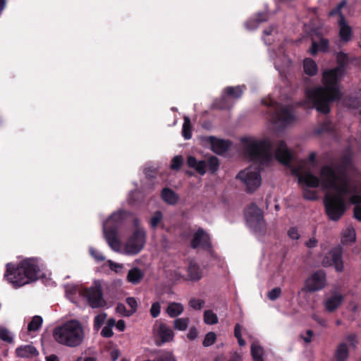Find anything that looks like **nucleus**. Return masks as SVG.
Instances as JSON below:
<instances>
[{
    "label": "nucleus",
    "instance_id": "obj_1",
    "mask_svg": "<svg viewBox=\"0 0 361 361\" xmlns=\"http://www.w3.org/2000/svg\"><path fill=\"white\" fill-rule=\"evenodd\" d=\"M244 153L252 161L259 166L254 169L249 167L240 171L236 178L245 185L248 192H255L261 184L260 166H267L272 160L273 145L269 139L255 140L243 138Z\"/></svg>",
    "mask_w": 361,
    "mask_h": 361
},
{
    "label": "nucleus",
    "instance_id": "obj_2",
    "mask_svg": "<svg viewBox=\"0 0 361 361\" xmlns=\"http://www.w3.org/2000/svg\"><path fill=\"white\" fill-rule=\"evenodd\" d=\"M322 185L325 188L333 190L334 194H326L324 204L325 212L329 219L338 221L346 210L345 196L356 190L355 185H350L344 178L343 184L336 183V173L331 166H323L320 170Z\"/></svg>",
    "mask_w": 361,
    "mask_h": 361
},
{
    "label": "nucleus",
    "instance_id": "obj_3",
    "mask_svg": "<svg viewBox=\"0 0 361 361\" xmlns=\"http://www.w3.org/2000/svg\"><path fill=\"white\" fill-rule=\"evenodd\" d=\"M345 73L338 68L327 69L323 72V87L307 91V97L319 113L327 114L330 112V104L338 102L342 98L338 82Z\"/></svg>",
    "mask_w": 361,
    "mask_h": 361
},
{
    "label": "nucleus",
    "instance_id": "obj_4",
    "mask_svg": "<svg viewBox=\"0 0 361 361\" xmlns=\"http://www.w3.org/2000/svg\"><path fill=\"white\" fill-rule=\"evenodd\" d=\"M40 268L36 258H26L18 263L9 262L6 264L4 279L13 288H18L39 277Z\"/></svg>",
    "mask_w": 361,
    "mask_h": 361
},
{
    "label": "nucleus",
    "instance_id": "obj_5",
    "mask_svg": "<svg viewBox=\"0 0 361 361\" xmlns=\"http://www.w3.org/2000/svg\"><path fill=\"white\" fill-rule=\"evenodd\" d=\"M53 336L54 340L61 345L76 348L80 346L84 341V328L79 321L71 319L55 327Z\"/></svg>",
    "mask_w": 361,
    "mask_h": 361
},
{
    "label": "nucleus",
    "instance_id": "obj_6",
    "mask_svg": "<svg viewBox=\"0 0 361 361\" xmlns=\"http://www.w3.org/2000/svg\"><path fill=\"white\" fill-rule=\"evenodd\" d=\"M262 103L268 106L267 113L273 123L279 124L281 127L285 128L295 120V116L290 109L286 106H283L279 102L272 99L268 101L263 99Z\"/></svg>",
    "mask_w": 361,
    "mask_h": 361
},
{
    "label": "nucleus",
    "instance_id": "obj_7",
    "mask_svg": "<svg viewBox=\"0 0 361 361\" xmlns=\"http://www.w3.org/2000/svg\"><path fill=\"white\" fill-rule=\"evenodd\" d=\"M123 212H118L112 214L107 220V225L104 226V235L110 247L117 251L121 246L118 238V228L123 222Z\"/></svg>",
    "mask_w": 361,
    "mask_h": 361
},
{
    "label": "nucleus",
    "instance_id": "obj_8",
    "mask_svg": "<svg viewBox=\"0 0 361 361\" xmlns=\"http://www.w3.org/2000/svg\"><path fill=\"white\" fill-rule=\"evenodd\" d=\"M245 219L248 226L255 233L263 235L266 232V224L262 211L254 203L245 211Z\"/></svg>",
    "mask_w": 361,
    "mask_h": 361
},
{
    "label": "nucleus",
    "instance_id": "obj_9",
    "mask_svg": "<svg viewBox=\"0 0 361 361\" xmlns=\"http://www.w3.org/2000/svg\"><path fill=\"white\" fill-rule=\"evenodd\" d=\"M80 294L86 298L87 303L92 308L102 307L106 305L103 298V290L99 281H94L93 286L89 288H82Z\"/></svg>",
    "mask_w": 361,
    "mask_h": 361
},
{
    "label": "nucleus",
    "instance_id": "obj_10",
    "mask_svg": "<svg viewBox=\"0 0 361 361\" xmlns=\"http://www.w3.org/2000/svg\"><path fill=\"white\" fill-rule=\"evenodd\" d=\"M146 237L147 234L144 228L135 229L126 243V252L130 255L139 253L145 245Z\"/></svg>",
    "mask_w": 361,
    "mask_h": 361
},
{
    "label": "nucleus",
    "instance_id": "obj_11",
    "mask_svg": "<svg viewBox=\"0 0 361 361\" xmlns=\"http://www.w3.org/2000/svg\"><path fill=\"white\" fill-rule=\"evenodd\" d=\"M326 283V274L323 270L312 273L305 281L303 290L307 292H316L323 289Z\"/></svg>",
    "mask_w": 361,
    "mask_h": 361
},
{
    "label": "nucleus",
    "instance_id": "obj_12",
    "mask_svg": "<svg viewBox=\"0 0 361 361\" xmlns=\"http://www.w3.org/2000/svg\"><path fill=\"white\" fill-rule=\"evenodd\" d=\"M322 264L324 267L334 266L338 272L343 270L344 266L342 260V250L341 248H334L323 258Z\"/></svg>",
    "mask_w": 361,
    "mask_h": 361
},
{
    "label": "nucleus",
    "instance_id": "obj_13",
    "mask_svg": "<svg viewBox=\"0 0 361 361\" xmlns=\"http://www.w3.org/2000/svg\"><path fill=\"white\" fill-rule=\"evenodd\" d=\"M190 246L192 249L200 247L202 250L209 252L212 250L210 237L202 228H199L195 233Z\"/></svg>",
    "mask_w": 361,
    "mask_h": 361
},
{
    "label": "nucleus",
    "instance_id": "obj_14",
    "mask_svg": "<svg viewBox=\"0 0 361 361\" xmlns=\"http://www.w3.org/2000/svg\"><path fill=\"white\" fill-rule=\"evenodd\" d=\"M293 173L298 177V183L304 185L306 188H316L319 185L320 182L322 183V178L320 179L313 175L310 171H304L300 173L298 169L293 171Z\"/></svg>",
    "mask_w": 361,
    "mask_h": 361
},
{
    "label": "nucleus",
    "instance_id": "obj_15",
    "mask_svg": "<svg viewBox=\"0 0 361 361\" xmlns=\"http://www.w3.org/2000/svg\"><path fill=\"white\" fill-rule=\"evenodd\" d=\"M276 159L285 166H288L293 159L291 152L288 149L285 141L280 140L275 151Z\"/></svg>",
    "mask_w": 361,
    "mask_h": 361
},
{
    "label": "nucleus",
    "instance_id": "obj_16",
    "mask_svg": "<svg viewBox=\"0 0 361 361\" xmlns=\"http://www.w3.org/2000/svg\"><path fill=\"white\" fill-rule=\"evenodd\" d=\"M351 164V159L348 156H344L341 159V164L338 166V172L333 166L330 165L336 173V183L338 184H343V180L345 178L348 181V184L352 185L346 172L347 169L350 166Z\"/></svg>",
    "mask_w": 361,
    "mask_h": 361
},
{
    "label": "nucleus",
    "instance_id": "obj_17",
    "mask_svg": "<svg viewBox=\"0 0 361 361\" xmlns=\"http://www.w3.org/2000/svg\"><path fill=\"white\" fill-rule=\"evenodd\" d=\"M207 140L210 143L212 151L217 154H223L231 147V142L216 138L214 136H209Z\"/></svg>",
    "mask_w": 361,
    "mask_h": 361
},
{
    "label": "nucleus",
    "instance_id": "obj_18",
    "mask_svg": "<svg viewBox=\"0 0 361 361\" xmlns=\"http://www.w3.org/2000/svg\"><path fill=\"white\" fill-rule=\"evenodd\" d=\"M338 37L340 38V41L343 43L349 42L353 37V29L351 26H350L346 20L345 17L341 18V20H338Z\"/></svg>",
    "mask_w": 361,
    "mask_h": 361
},
{
    "label": "nucleus",
    "instance_id": "obj_19",
    "mask_svg": "<svg viewBox=\"0 0 361 361\" xmlns=\"http://www.w3.org/2000/svg\"><path fill=\"white\" fill-rule=\"evenodd\" d=\"M154 336L160 338L161 343L170 342L173 340L174 334L166 324L161 322L157 328L154 327Z\"/></svg>",
    "mask_w": 361,
    "mask_h": 361
},
{
    "label": "nucleus",
    "instance_id": "obj_20",
    "mask_svg": "<svg viewBox=\"0 0 361 361\" xmlns=\"http://www.w3.org/2000/svg\"><path fill=\"white\" fill-rule=\"evenodd\" d=\"M329 51V40L324 37H321L318 42L312 41V46L310 49V53L315 56L319 51L327 53Z\"/></svg>",
    "mask_w": 361,
    "mask_h": 361
},
{
    "label": "nucleus",
    "instance_id": "obj_21",
    "mask_svg": "<svg viewBox=\"0 0 361 361\" xmlns=\"http://www.w3.org/2000/svg\"><path fill=\"white\" fill-rule=\"evenodd\" d=\"M187 164L190 168L194 169L201 176L204 175L207 172L206 160L198 161L195 157L189 156L187 159Z\"/></svg>",
    "mask_w": 361,
    "mask_h": 361
},
{
    "label": "nucleus",
    "instance_id": "obj_22",
    "mask_svg": "<svg viewBox=\"0 0 361 361\" xmlns=\"http://www.w3.org/2000/svg\"><path fill=\"white\" fill-rule=\"evenodd\" d=\"M188 279L197 281L202 277V270L199 264L195 262H190L187 269Z\"/></svg>",
    "mask_w": 361,
    "mask_h": 361
},
{
    "label": "nucleus",
    "instance_id": "obj_23",
    "mask_svg": "<svg viewBox=\"0 0 361 361\" xmlns=\"http://www.w3.org/2000/svg\"><path fill=\"white\" fill-rule=\"evenodd\" d=\"M16 355L19 357L30 358L39 355L35 347L31 345H20L16 349Z\"/></svg>",
    "mask_w": 361,
    "mask_h": 361
},
{
    "label": "nucleus",
    "instance_id": "obj_24",
    "mask_svg": "<svg viewBox=\"0 0 361 361\" xmlns=\"http://www.w3.org/2000/svg\"><path fill=\"white\" fill-rule=\"evenodd\" d=\"M336 59L337 66L335 68H338V71L345 73V69L348 64L352 61L348 54L341 51L336 54Z\"/></svg>",
    "mask_w": 361,
    "mask_h": 361
},
{
    "label": "nucleus",
    "instance_id": "obj_25",
    "mask_svg": "<svg viewBox=\"0 0 361 361\" xmlns=\"http://www.w3.org/2000/svg\"><path fill=\"white\" fill-rule=\"evenodd\" d=\"M343 300V297L341 294H334L326 300L325 307L329 312H334L341 305Z\"/></svg>",
    "mask_w": 361,
    "mask_h": 361
},
{
    "label": "nucleus",
    "instance_id": "obj_26",
    "mask_svg": "<svg viewBox=\"0 0 361 361\" xmlns=\"http://www.w3.org/2000/svg\"><path fill=\"white\" fill-rule=\"evenodd\" d=\"M349 353L348 345L345 342H342L338 345L335 350L334 360L335 361H347Z\"/></svg>",
    "mask_w": 361,
    "mask_h": 361
},
{
    "label": "nucleus",
    "instance_id": "obj_27",
    "mask_svg": "<svg viewBox=\"0 0 361 361\" xmlns=\"http://www.w3.org/2000/svg\"><path fill=\"white\" fill-rule=\"evenodd\" d=\"M145 276V273L137 267H133L128 272L127 281L134 285H137L141 282Z\"/></svg>",
    "mask_w": 361,
    "mask_h": 361
},
{
    "label": "nucleus",
    "instance_id": "obj_28",
    "mask_svg": "<svg viewBox=\"0 0 361 361\" xmlns=\"http://www.w3.org/2000/svg\"><path fill=\"white\" fill-rule=\"evenodd\" d=\"M244 89L245 86H228L224 89L223 93L231 99H238L242 97Z\"/></svg>",
    "mask_w": 361,
    "mask_h": 361
},
{
    "label": "nucleus",
    "instance_id": "obj_29",
    "mask_svg": "<svg viewBox=\"0 0 361 361\" xmlns=\"http://www.w3.org/2000/svg\"><path fill=\"white\" fill-rule=\"evenodd\" d=\"M162 200L169 204L175 205L178 201V195L171 188H164L161 192Z\"/></svg>",
    "mask_w": 361,
    "mask_h": 361
},
{
    "label": "nucleus",
    "instance_id": "obj_30",
    "mask_svg": "<svg viewBox=\"0 0 361 361\" xmlns=\"http://www.w3.org/2000/svg\"><path fill=\"white\" fill-rule=\"evenodd\" d=\"M184 310V307L181 303L171 302L169 303L166 309V313L171 318H176L180 315Z\"/></svg>",
    "mask_w": 361,
    "mask_h": 361
},
{
    "label": "nucleus",
    "instance_id": "obj_31",
    "mask_svg": "<svg viewBox=\"0 0 361 361\" xmlns=\"http://www.w3.org/2000/svg\"><path fill=\"white\" fill-rule=\"evenodd\" d=\"M234 104L227 96L222 93L221 97L215 100L214 102V107L219 110H227L233 106Z\"/></svg>",
    "mask_w": 361,
    "mask_h": 361
},
{
    "label": "nucleus",
    "instance_id": "obj_32",
    "mask_svg": "<svg viewBox=\"0 0 361 361\" xmlns=\"http://www.w3.org/2000/svg\"><path fill=\"white\" fill-rule=\"evenodd\" d=\"M304 72L310 75L314 76L317 73L318 67L316 62L312 59H305L303 62Z\"/></svg>",
    "mask_w": 361,
    "mask_h": 361
},
{
    "label": "nucleus",
    "instance_id": "obj_33",
    "mask_svg": "<svg viewBox=\"0 0 361 361\" xmlns=\"http://www.w3.org/2000/svg\"><path fill=\"white\" fill-rule=\"evenodd\" d=\"M192 128L190 119L188 116H185L182 135L185 140H189L192 137Z\"/></svg>",
    "mask_w": 361,
    "mask_h": 361
},
{
    "label": "nucleus",
    "instance_id": "obj_34",
    "mask_svg": "<svg viewBox=\"0 0 361 361\" xmlns=\"http://www.w3.org/2000/svg\"><path fill=\"white\" fill-rule=\"evenodd\" d=\"M207 161V169L211 173H214L219 168V160L215 156H211Z\"/></svg>",
    "mask_w": 361,
    "mask_h": 361
},
{
    "label": "nucleus",
    "instance_id": "obj_35",
    "mask_svg": "<svg viewBox=\"0 0 361 361\" xmlns=\"http://www.w3.org/2000/svg\"><path fill=\"white\" fill-rule=\"evenodd\" d=\"M42 322L43 320L42 317L38 315L34 316L27 325V331L30 332L37 331L41 328Z\"/></svg>",
    "mask_w": 361,
    "mask_h": 361
},
{
    "label": "nucleus",
    "instance_id": "obj_36",
    "mask_svg": "<svg viewBox=\"0 0 361 361\" xmlns=\"http://www.w3.org/2000/svg\"><path fill=\"white\" fill-rule=\"evenodd\" d=\"M190 319L188 317L177 318L173 321V327L178 331H185L188 329Z\"/></svg>",
    "mask_w": 361,
    "mask_h": 361
},
{
    "label": "nucleus",
    "instance_id": "obj_37",
    "mask_svg": "<svg viewBox=\"0 0 361 361\" xmlns=\"http://www.w3.org/2000/svg\"><path fill=\"white\" fill-rule=\"evenodd\" d=\"M346 4H347V1L342 0L339 4H338L336 5V6L335 8H334L333 9H331L330 11L329 16L330 17H332L334 16H338V20H341V16L345 17V16L343 14V13L341 11V10L346 6Z\"/></svg>",
    "mask_w": 361,
    "mask_h": 361
},
{
    "label": "nucleus",
    "instance_id": "obj_38",
    "mask_svg": "<svg viewBox=\"0 0 361 361\" xmlns=\"http://www.w3.org/2000/svg\"><path fill=\"white\" fill-rule=\"evenodd\" d=\"M251 355L254 361H264L263 349L261 346L252 344L251 345Z\"/></svg>",
    "mask_w": 361,
    "mask_h": 361
},
{
    "label": "nucleus",
    "instance_id": "obj_39",
    "mask_svg": "<svg viewBox=\"0 0 361 361\" xmlns=\"http://www.w3.org/2000/svg\"><path fill=\"white\" fill-rule=\"evenodd\" d=\"M204 322L209 325L216 324L218 323V317L212 310H205L204 312Z\"/></svg>",
    "mask_w": 361,
    "mask_h": 361
},
{
    "label": "nucleus",
    "instance_id": "obj_40",
    "mask_svg": "<svg viewBox=\"0 0 361 361\" xmlns=\"http://www.w3.org/2000/svg\"><path fill=\"white\" fill-rule=\"evenodd\" d=\"M163 219V214L160 211H156L152 216L149 224L152 228H156Z\"/></svg>",
    "mask_w": 361,
    "mask_h": 361
},
{
    "label": "nucleus",
    "instance_id": "obj_41",
    "mask_svg": "<svg viewBox=\"0 0 361 361\" xmlns=\"http://www.w3.org/2000/svg\"><path fill=\"white\" fill-rule=\"evenodd\" d=\"M106 313H101L97 314L94 319V329L98 331L104 324L106 319Z\"/></svg>",
    "mask_w": 361,
    "mask_h": 361
},
{
    "label": "nucleus",
    "instance_id": "obj_42",
    "mask_svg": "<svg viewBox=\"0 0 361 361\" xmlns=\"http://www.w3.org/2000/svg\"><path fill=\"white\" fill-rule=\"evenodd\" d=\"M0 339L8 343L13 342V338L11 335V332L4 327H0Z\"/></svg>",
    "mask_w": 361,
    "mask_h": 361
},
{
    "label": "nucleus",
    "instance_id": "obj_43",
    "mask_svg": "<svg viewBox=\"0 0 361 361\" xmlns=\"http://www.w3.org/2000/svg\"><path fill=\"white\" fill-rule=\"evenodd\" d=\"M183 164V159L182 156H180V155L175 156L171 160V169L172 170L178 171L180 169Z\"/></svg>",
    "mask_w": 361,
    "mask_h": 361
},
{
    "label": "nucleus",
    "instance_id": "obj_44",
    "mask_svg": "<svg viewBox=\"0 0 361 361\" xmlns=\"http://www.w3.org/2000/svg\"><path fill=\"white\" fill-rule=\"evenodd\" d=\"M216 339V334L212 331L209 332L206 334L202 344L205 347L210 346L215 343Z\"/></svg>",
    "mask_w": 361,
    "mask_h": 361
},
{
    "label": "nucleus",
    "instance_id": "obj_45",
    "mask_svg": "<svg viewBox=\"0 0 361 361\" xmlns=\"http://www.w3.org/2000/svg\"><path fill=\"white\" fill-rule=\"evenodd\" d=\"M161 312V304L159 302H154L152 304L149 310L150 315L152 318H157L159 316Z\"/></svg>",
    "mask_w": 361,
    "mask_h": 361
},
{
    "label": "nucleus",
    "instance_id": "obj_46",
    "mask_svg": "<svg viewBox=\"0 0 361 361\" xmlns=\"http://www.w3.org/2000/svg\"><path fill=\"white\" fill-rule=\"evenodd\" d=\"M128 305L131 308L128 315H131L135 313L137 310V302L135 298L128 297L126 300Z\"/></svg>",
    "mask_w": 361,
    "mask_h": 361
},
{
    "label": "nucleus",
    "instance_id": "obj_47",
    "mask_svg": "<svg viewBox=\"0 0 361 361\" xmlns=\"http://www.w3.org/2000/svg\"><path fill=\"white\" fill-rule=\"evenodd\" d=\"M189 305L194 310H200L203 307L204 301L201 299L191 298L189 301Z\"/></svg>",
    "mask_w": 361,
    "mask_h": 361
},
{
    "label": "nucleus",
    "instance_id": "obj_48",
    "mask_svg": "<svg viewBox=\"0 0 361 361\" xmlns=\"http://www.w3.org/2000/svg\"><path fill=\"white\" fill-rule=\"evenodd\" d=\"M302 196L305 200H315L317 199L316 192L310 190L308 188H305L303 189Z\"/></svg>",
    "mask_w": 361,
    "mask_h": 361
},
{
    "label": "nucleus",
    "instance_id": "obj_49",
    "mask_svg": "<svg viewBox=\"0 0 361 361\" xmlns=\"http://www.w3.org/2000/svg\"><path fill=\"white\" fill-rule=\"evenodd\" d=\"M350 194L353 195L350 197V202L355 206L361 205V195L357 193V188H356V190L353 191Z\"/></svg>",
    "mask_w": 361,
    "mask_h": 361
},
{
    "label": "nucleus",
    "instance_id": "obj_50",
    "mask_svg": "<svg viewBox=\"0 0 361 361\" xmlns=\"http://www.w3.org/2000/svg\"><path fill=\"white\" fill-rule=\"evenodd\" d=\"M281 293V288L279 287H276L271 290L268 293V298L269 300L274 301L276 300Z\"/></svg>",
    "mask_w": 361,
    "mask_h": 361
},
{
    "label": "nucleus",
    "instance_id": "obj_51",
    "mask_svg": "<svg viewBox=\"0 0 361 361\" xmlns=\"http://www.w3.org/2000/svg\"><path fill=\"white\" fill-rule=\"evenodd\" d=\"M345 104L348 107L351 109H357L359 106V102L357 99L353 97H350L348 99H345Z\"/></svg>",
    "mask_w": 361,
    "mask_h": 361
},
{
    "label": "nucleus",
    "instance_id": "obj_52",
    "mask_svg": "<svg viewBox=\"0 0 361 361\" xmlns=\"http://www.w3.org/2000/svg\"><path fill=\"white\" fill-rule=\"evenodd\" d=\"M90 255L97 260V262H103L105 259V257L103 256V255L98 251L97 250H95L94 248H90Z\"/></svg>",
    "mask_w": 361,
    "mask_h": 361
},
{
    "label": "nucleus",
    "instance_id": "obj_53",
    "mask_svg": "<svg viewBox=\"0 0 361 361\" xmlns=\"http://www.w3.org/2000/svg\"><path fill=\"white\" fill-rule=\"evenodd\" d=\"M347 341L349 343V345L353 348H355L358 343L357 334L353 333L347 336L346 337Z\"/></svg>",
    "mask_w": 361,
    "mask_h": 361
},
{
    "label": "nucleus",
    "instance_id": "obj_54",
    "mask_svg": "<svg viewBox=\"0 0 361 361\" xmlns=\"http://www.w3.org/2000/svg\"><path fill=\"white\" fill-rule=\"evenodd\" d=\"M268 20V15L267 13L264 12H259L257 13L255 16V22H256L257 24L263 22H266Z\"/></svg>",
    "mask_w": 361,
    "mask_h": 361
},
{
    "label": "nucleus",
    "instance_id": "obj_55",
    "mask_svg": "<svg viewBox=\"0 0 361 361\" xmlns=\"http://www.w3.org/2000/svg\"><path fill=\"white\" fill-rule=\"evenodd\" d=\"M288 235L293 240H298L300 238V234L295 227H291L288 231Z\"/></svg>",
    "mask_w": 361,
    "mask_h": 361
},
{
    "label": "nucleus",
    "instance_id": "obj_56",
    "mask_svg": "<svg viewBox=\"0 0 361 361\" xmlns=\"http://www.w3.org/2000/svg\"><path fill=\"white\" fill-rule=\"evenodd\" d=\"M332 128L331 121H325L322 124L320 128L318 129L317 133H321L324 131L330 132Z\"/></svg>",
    "mask_w": 361,
    "mask_h": 361
},
{
    "label": "nucleus",
    "instance_id": "obj_57",
    "mask_svg": "<svg viewBox=\"0 0 361 361\" xmlns=\"http://www.w3.org/2000/svg\"><path fill=\"white\" fill-rule=\"evenodd\" d=\"M101 335L104 338H111L113 336L114 332L111 328L105 326L101 331Z\"/></svg>",
    "mask_w": 361,
    "mask_h": 361
},
{
    "label": "nucleus",
    "instance_id": "obj_58",
    "mask_svg": "<svg viewBox=\"0 0 361 361\" xmlns=\"http://www.w3.org/2000/svg\"><path fill=\"white\" fill-rule=\"evenodd\" d=\"M353 217L361 222V205H356L354 207Z\"/></svg>",
    "mask_w": 361,
    "mask_h": 361
},
{
    "label": "nucleus",
    "instance_id": "obj_59",
    "mask_svg": "<svg viewBox=\"0 0 361 361\" xmlns=\"http://www.w3.org/2000/svg\"><path fill=\"white\" fill-rule=\"evenodd\" d=\"M197 334H198V332H197V330L196 329V328L192 327L189 330V332H188L187 336H188V339L192 341L197 338Z\"/></svg>",
    "mask_w": 361,
    "mask_h": 361
},
{
    "label": "nucleus",
    "instance_id": "obj_60",
    "mask_svg": "<svg viewBox=\"0 0 361 361\" xmlns=\"http://www.w3.org/2000/svg\"><path fill=\"white\" fill-rule=\"evenodd\" d=\"M345 238L348 239V240L350 242H353L355 240V233L354 229H350L348 231L347 233L344 235Z\"/></svg>",
    "mask_w": 361,
    "mask_h": 361
},
{
    "label": "nucleus",
    "instance_id": "obj_61",
    "mask_svg": "<svg viewBox=\"0 0 361 361\" xmlns=\"http://www.w3.org/2000/svg\"><path fill=\"white\" fill-rule=\"evenodd\" d=\"M147 361H176L175 359L169 355H164L158 357L154 360H147Z\"/></svg>",
    "mask_w": 361,
    "mask_h": 361
},
{
    "label": "nucleus",
    "instance_id": "obj_62",
    "mask_svg": "<svg viewBox=\"0 0 361 361\" xmlns=\"http://www.w3.org/2000/svg\"><path fill=\"white\" fill-rule=\"evenodd\" d=\"M314 334V332L312 330H310V329H308L307 331H306V336H304L302 337V339L304 340V341L307 343H309L311 342L312 341V337Z\"/></svg>",
    "mask_w": 361,
    "mask_h": 361
},
{
    "label": "nucleus",
    "instance_id": "obj_63",
    "mask_svg": "<svg viewBox=\"0 0 361 361\" xmlns=\"http://www.w3.org/2000/svg\"><path fill=\"white\" fill-rule=\"evenodd\" d=\"M305 245L309 248L315 247L317 245V240L314 238H311L305 243Z\"/></svg>",
    "mask_w": 361,
    "mask_h": 361
},
{
    "label": "nucleus",
    "instance_id": "obj_64",
    "mask_svg": "<svg viewBox=\"0 0 361 361\" xmlns=\"http://www.w3.org/2000/svg\"><path fill=\"white\" fill-rule=\"evenodd\" d=\"M117 328V329L120 331H123L126 329V323L124 320L120 319L118 320L115 325Z\"/></svg>",
    "mask_w": 361,
    "mask_h": 361
}]
</instances>
